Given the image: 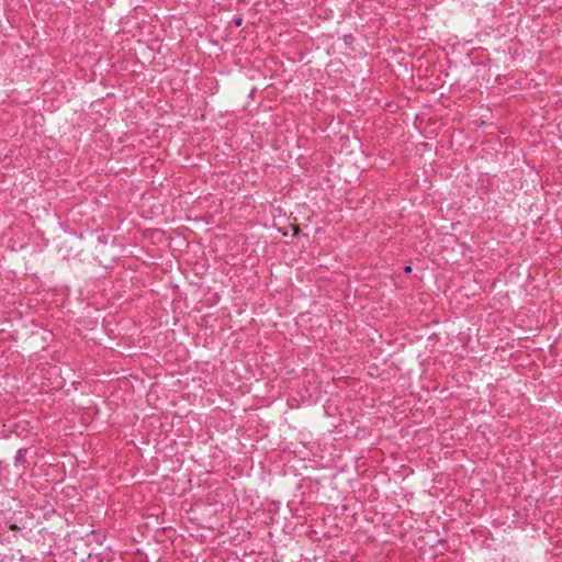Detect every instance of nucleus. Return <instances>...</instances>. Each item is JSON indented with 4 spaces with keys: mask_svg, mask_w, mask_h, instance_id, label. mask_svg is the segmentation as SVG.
Returning <instances> with one entry per match:
<instances>
[{
    "mask_svg": "<svg viewBox=\"0 0 562 562\" xmlns=\"http://www.w3.org/2000/svg\"><path fill=\"white\" fill-rule=\"evenodd\" d=\"M15 458H16V460L22 459V451H21V450H19V451H18V454H16V457H15Z\"/></svg>",
    "mask_w": 562,
    "mask_h": 562,
    "instance_id": "nucleus-3",
    "label": "nucleus"
},
{
    "mask_svg": "<svg viewBox=\"0 0 562 562\" xmlns=\"http://www.w3.org/2000/svg\"><path fill=\"white\" fill-rule=\"evenodd\" d=\"M344 40H345L346 43H350V42L353 41V37H352V35H345Z\"/></svg>",
    "mask_w": 562,
    "mask_h": 562,
    "instance_id": "nucleus-2",
    "label": "nucleus"
},
{
    "mask_svg": "<svg viewBox=\"0 0 562 562\" xmlns=\"http://www.w3.org/2000/svg\"><path fill=\"white\" fill-rule=\"evenodd\" d=\"M243 18L238 16L233 20L235 26H240L243 24Z\"/></svg>",
    "mask_w": 562,
    "mask_h": 562,
    "instance_id": "nucleus-1",
    "label": "nucleus"
},
{
    "mask_svg": "<svg viewBox=\"0 0 562 562\" xmlns=\"http://www.w3.org/2000/svg\"><path fill=\"white\" fill-rule=\"evenodd\" d=\"M405 270H406V272H409L412 269H411V267H407Z\"/></svg>",
    "mask_w": 562,
    "mask_h": 562,
    "instance_id": "nucleus-4",
    "label": "nucleus"
}]
</instances>
